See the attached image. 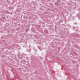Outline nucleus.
Wrapping results in <instances>:
<instances>
[{
    "instance_id": "obj_1",
    "label": "nucleus",
    "mask_w": 80,
    "mask_h": 80,
    "mask_svg": "<svg viewBox=\"0 0 80 80\" xmlns=\"http://www.w3.org/2000/svg\"><path fill=\"white\" fill-rule=\"evenodd\" d=\"M21 61L22 63L23 64H25V63H26V60H25V59L22 60Z\"/></svg>"
}]
</instances>
